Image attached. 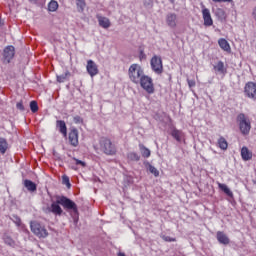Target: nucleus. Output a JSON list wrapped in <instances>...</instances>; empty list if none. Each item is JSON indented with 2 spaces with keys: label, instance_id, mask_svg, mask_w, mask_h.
Returning a JSON list of instances; mask_svg holds the SVG:
<instances>
[{
  "label": "nucleus",
  "instance_id": "f257e3e1",
  "mask_svg": "<svg viewBox=\"0 0 256 256\" xmlns=\"http://www.w3.org/2000/svg\"><path fill=\"white\" fill-rule=\"evenodd\" d=\"M64 207V209L72 210L74 213H77V204L73 202L71 199L60 196L57 198L56 202H53L49 208L50 213H53V215H63V209L61 206Z\"/></svg>",
  "mask_w": 256,
  "mask_h": 256
},
{
  "label": "nucleus",
  "instance_id": "f03ea898",
  "mask_svg": "<svg viewBox=\"0 0 256 256\" xmlns=\"http://www.w3.org/2000/svg\"><path fill=\"white\" fill-rule=\"evenodd\" d=\"M128 75L132 83H135V85H139V81L143 79V77L145 76V72L143 71V68L141 67V65L132 64L129 67Z\"/></svg>",
  "mask_w": 256,
  "mask_h": 256
},
{
  "label": "nucleus",
  "instance_id": "7ed1b4c3",
  "mask_svg": "<svg viewBox=\"0 0 256 256\" xmlns=\"http://www.w3.org/2000/svg\"><path fill=\"white\" fill-rule=\"evenodd\" d=\"M237 123L239 126L240 133L242 135H249L251 132V120L245 114L240 113L237 116Z\"/></svg>",
  "mask_w": 256,
  "mask_h": 256
},
{
  "label": "nucleus",
  "instance_id": "20e7f679",
  "mask_svg": "<svg viewBox=\"0 0 256 256\" xmlns=\"http://www.w3.org/2000/svg\"><path fill=\"white\" fill-rule=\"evenodd\" d=\"M140 87L146 91L149 95H153L155 93V84H153V78L147 75L142 76L139 83Z\"/></svg>",
  "mask_w": 256,
  "mask_h": 256
},
{
  "label": "nucleus",
  "instance_id": "39448f33",
  "mask_svg": "<svg viewBox=\"0 0 256 256\" xmlns=\"http://www.w3.org/2000/svg\"><path fill=\"white\" fill-rule=\"evenodd\" d=\"M100 147L105 155H115L117 153V148H115V145H113L109 138H101Z\"/></svg>",
  "mask_w": 256,
  "mask_h": 256
},
{
  "label": "nucleus",
  "instance_id": "423d86ee",
  "mask_svg": "<svg viewBox=\"0 0 256 256\" xmlns=\"http://www.w3.org/2000/svg\"><path fill=\"white\" fill-rule=\"evenodd\" d=\"M30 228L32 233H34V235L37 237L45 238L47 235H49L47 229H45V226H42L39 222H31Z\"/></svg>",
  "mask_w": 256,
  "mask_h": 256
},
{
  "label": "nucleus",
  "instance_id": "0eeeda50",
  "mask_svg": "<svg viewBox=\"0 0 256 256\" xmlns=\"http://www.w3.org/2000/svg\"><path fill=\"white\" fill-rule=\"evenodd\" d=\"M150 65L154 73H156L157 75H161V73H163V60H161V57H152Z\"/></svg>",
  "mask_w": 256,
  "mask_h": 256
},
{
  "label": "nucleus",
  "instance_id": "6e6552de",
  "mask_svg": "<svg viewBox=\"0 0 256 256\" xmlns=\"http://www.w3.org/2000/svg\"><path fill=\"white\" fill-rule=\"evenodd\" d=\"M202 7V17L204 21L205 27H211L213 25V18L211 17V11L209 8H206L203 3L201 4Z\"/></svg>",
  "mask_w": 256,
  "mask_h": 256
},
{
  "label": "nucleus",
  "instance_id": "1a4fd4ad",
  "mask_svg": "<svg viewBox=\"0 0 256 256\" xmlns=\"http://www.w3.org/2000/svg\"><path fill=\"white\" fill-rule=\"evenodd\" d=\"M244 93L249 99H256V83L248 82L244 87Z\"/></svg>",
  "mask_w": 256,
  "mask_h": 256
},
{
  "label": "nucleus",
  "instance_id": "9d476101",
  "mask_svg": "<svg viewBox=\"0 0 256 256\" xmlns=\"http://www.w3.org/2000/svg\"><path fill=\"white\" fill-rule=\"evenodd\" d=\"M86 71L90 77H95L99 75V66L93 60H88L86 65Z\"/></svg>",
  "mask_w": 256,
  "mask_h": 256
},
{
  "label": "nucleus",
  "instance_id": "9b49d317",
  "mask_svg": "<svg viewBox=\"0 0 256 256\" xmlns=\"http://www.w3.org/2000/svg\"><path fill=\"white\" fill-rule=\"evenodd\" d=\"M68 141L72 147H77L79 145V130L72 128L68 135Z\"/></svg>",
  "mask_w": 256,
  "mask_h": 256
},
{
  "label": "nucleus",
  "instance_id": "f8f14e48",
  "mask_svg": "<svg viewBox=\"0 0 256 256\" xmlns=\"http://www.w3.org/2000/svg\"><path fill=\"white\" fill-rule=\"evenodd\" d=\"M3 57H4V63H11V59L15 57V47L13 46L6 47L3 52Z\"/></svg>",
  "mask_w": 256,
  "mask_h": 256
},
{
  "label": "nucleus",
  "instance_id": "ddd939ff",
  "mask_svg": "<svg viewBox=\"0 0 256 256\" xmlns=\"http://www.w3.org/2000/svg\"><path fill=\"white\" fill-rule=\"evenodd\" d=\"M216 238L221 245H229V243L231 242V240H229V236H227V234L222 231H218L216 233Z\"/></svg>",
  "mask_w": 256,
  "mask_h": 256
},
{
  "label": "nucleus",
  "instance_id": "4468645a",
  "mask_svg": "<svg viewBox=\"0 0 256 256\" xmlns=\"http://www.w3.org/2000/svg\"><path fill=\"white\" fill-rule=\"evenodd\" d=\"M166 23L168 27H171V29H175L177 27V14L170 13L166 16Z\"/></svg>",
  "mask_w": 256,
  "mask_h": 256
},
{
  "label": "nucleus",
  "instance_id": "2eb2a0df",
  "mask_svg": "<svg viewBox=\"0 0 256 256\" xmlns=\"http://www.w3.org/2000/svg\"><path fill=\"white\" fill-rule=\"evenodd\" d=\"M96 18L98 19L100 27H102L103 29H109V27H111V21L109 20V18L101 16L99 14L96 16Z\"/></svg>",
  "mask_w": 256,
  "mask_h": 256
},
{
  "label": "nucleus",
  "instance_id": "dca6fc26",
  "mask_svg": "<svg viewBox=\"0 0 256 256\" xmlns=\"http://www.w3.org/2000/svg\"><path fill=\"white\" fill-rule=\"evenodd\" d=\"M241 157L243 161H251L253 159V152L249 150L246 146L241 149Z\"/></svg>",
  "mask_w": 256,
  "mask_h": 256
},
{
  "label": "nucleus",
  "instance_id": "f3484780",
  "mask_svg": "<svg viewBox=\"0 0 256 256\" xmlns=\"http://www.w3.org/2000/svg\"><path fill=\"white\" fill-rule=\"evenodd\" d=\"M218 45L222 49V51H225L226 53H231V45L224 38H220L218 40Z\"/></svg>",
  "mask_w": 256,
  "mask_h": 256
},
{
  "label": "nucleus",
  "instance_id": "a211bd4d",
  "mask_svg": "<svg viewBox=\"0 0 256 256\" xmlns=\"http://www.w3.org/2000/svg\"><path fill=\"white\" fill-rule=\"evenodd\" d=\"M217 147H219V149L222 151H227V149H229V143L227 142V139H225L223 136H220L217 141Z\"/></svg>",
  "mask_w": 256,
  "mask_h": 256
},
{
  "label": "nucleus",
  "instance_id": "6ab92c4d",
  "mask_svg": "<svg viewBox=\"0 0 256 256\" xmlns=\"http://www.w3.org/2000/svg\"><path fill=\"white\" fill-rule=\"evenodd\" d=\"M24 187H26L27 191H29L30 193H35V191H37V184H35L33 181L31 180H24L23 182Z\"/></svg>",
  "mask_w": 256,
  "mask_h": 256
},
{
  "label": "nucleus",
  "instance_id": "aec40b11",
  "mask_svg": "<svg viewBox=\"0 0 256 256\" xmlns=\"http://www.w3.org/2000/svg\"><path fill=\"white\" fill-rule=\"evenodd\" d=\"M56 127L59 129L60 133L64 135V137H67V124H65V121L58 120L56 122Z\"/></svg>",
  "mask_w": 256,
  "mask_h": 256
},
{
  "label": "nucleus",
  "instance_id": "412c9836",
  "mask_svg": "<svg viewBox=\"0 0 256 256\" xmlns=\"http://www.w3.org/2000/svg\"><path fill=\"white\" fill-rule=\"evenodd\" d=\"M7 149H9V143L7 142V139L0 138V153L5 155V153H7Z\"/></svg>",
  "mask_w": 256,
  "mask_h": 256
},
{
  "label": "nucleus",
  "instance_id": "4be33fe9",
  "mask_svg": "<svg viewBox=\"0 0 256 256\" xmlns=\"http://www.w3.org/2000/svg\"><path fill=\"white\" fill-rule=\"evenodd\" d=\"M171 135H172V137L175 138L176 141H178V142H181L182 139H183V137H185V134L183 133V131L178 130V129L172 130Z\"/></svg>",
  "mask_w": 256,
  "mask_h": 256
},
{
  "label": "nucleus",
  "instance_id": "5701e85b",
  "mask_svg": "<svg viewBox=\"0 0 256 256\" xmlns=\"http://www.w3.org/2000/svg\"><path fill=\"white\" fill-rule=\"evenodd\" d=\"M218 187L219 189H221V191L225 193V195H227L228 197H233V192L226 184L218 183Z\"/></svg>",
  "mask_w": 256,
  "mask_h": 256
},
{
  "label": "nucleus",
  "instance_id": "b1692460",
  "mask_svg": "<svg viewBox=\"0 0 256 256\" xmlns=\"http://www.w3.org/2000/svg\"><path fill=\"white\" fill-rule=\"evenodd\" d=\"M76 6H77V11L79 13H83L85 11V7H87V3L85 0H76Z\"/></svg>",
  "mask_w": 256,
  "mask_h": 256
},
{
  "label": "nucleus",
  "instance_id": "393cba45",
  "mask_svg": "<svg viewBox=\"0 0 256 256\" xmlns=\"http://www.w3.org/2000/svg\"><path fill=\"white\" fill-rule=\"evenodd\" d=\"M59 9V3L55 0H52L48 4V11H51L52 13L57 11Z\"/></svg>",
  "mask_w": 256,
  "mask_h": 256
},
{
  "label": "nucleus",
  "instance_id": "a878e982",
  "mask_svg": "<svg viewBox=\"0 0 256 256\" xmlns=\"http://www.w3.org/2000/svg\"><path fill=\"white\" fill-rule=\"evenodd\" d=\"M140 151L142 157H145L146 159L151 157V150H149V148L145 147L144 145H140Z\"/></svg>",
  "mask_w": 256,
  "mask_h": 256
},
{
  "label": "nucleus",
  "instance_id": "bb28decb",
  "mask_svg": "<svg viewBox=\"0 0 256 256\" xmlns=\"http://www.w3.org/2000/svg\"><path fill=\"white\" fill-rule=\"evenodd\" d=\"M215 71L218 73H225V64L223 61H219L215 66H214Z\"/></svg>",
  "mask_w": 256,
  "mask_h": 256
},
{
  "label": "nucleus",
  "instance_id": "cd10ccee",
  "mask_svg": "<svg viewBox=\"0 0 256 256\" xmlns=\"http://www.w3.org/2000/svg\"><path fill=\"white\" fill-rule=\"evenodd\" d=\"M128 159H130V161H139V159H141V156H139V154L135 152H130L128 154Z\"/></svg>",
  "mask_w": 256,
  "mask_h": 256
},
{
  "label": "nucleus",
  "instance_id": "c85d7f7f",
  "mask_svg": "<svg viewBox=\"0 0 256 256\" xmlns=\"http://www.w3.org/2000/svg\"><path fill=\"white\" fill-rule=\"evenodd\" d=\"M30 109L32 113H37L39 111V105L37 104V101L30 102Z\"/></svg>",
  "mask_w": 256,
  "mask_h": 256
},
{
  "label": "nucleus",
  "instance_id": "c756f323",
  "mask_svg": "<svg viewBox=\"0 0 256 256\" xmlns=\"http://www.w3.org/2000/svg\"><path fill=\"white\" fill-rule=\"evenodd\" d=\"M69 77V72H66L65 74H62L60 76H57L58 83H65V80Z\"/></svg>",
  "mask_w": 256,
  "mask_h": 256
},
{
  "label": "nucleus",
  "instance_id": "7c9ffc66",
  "mask_svg": "<svg viewBox=\"0 0 256 256\" xmlns=\"http://www.w3.org/2000/svg\"><path fill=\"white\" fill-rule=\"evenodd\" d=\"M62 183L63 185H66L68 189H71V182L69 181V178L67 175L62 176Z\"/></svg>",
  "mask_w": 256,
  "mask_h": 256
},
{
  "label": "nucleus",
  "instance_id": "2f4dec72",
  "mask_svg": "<svg viewBox=\"0 0 256 256\" xmlns=\"http://www.w3.org/2000/svg\"><path fill=\"white\" fill-rule=\"evenodd\" d=\"M148 169L150 173L154 175V177H159V170H157V168H155L153 165H149Z\"/></svg>",
  "mask_w": 256,
  "mask_h": 256
},
{
  "label": "nucleus",
  "instance_id": "473e14b6",
  "mask_svg": "<svg viewBox=\"0 0 256 256\" xmlns=\"http://www.w3.org/2000/svg\"><path fill=\"white\" fill-rule=\"evenodd\" d=\"M16 108L19 109V111H25V106H23V102H17Z\"/></svg>",
  "mask_w": 256,
  "mask_h": 256
},
{
  "label": "nucleus",
  "instance_id": "72a5a7b5",
  "mask_svg": "<svg viewBox=\"0 0 256 256\" xmlns=\"http://www.w3.org/2000/svg\"><path fill=\"white\" fill-rule=\"evenodd\" d=\"M73 121H74V123H77V124L83 123V118H81L80 116H75L73 118Z\"/></svg>",
  "mask_w": 256,
  "mask_h": 256
},
{
  "label": "nucleus",
  "instance_id": "f704fd0d",
  "mask_svg": "<svg viewBox=\"0 0 256 256\" xmlns=\"http://www.w3.org/2000/svg\"><path fill=\"white\" fill-rule=\"evenodd\" d=\"M139 59L140 61H143V59H147V55H145V52L143 50H140Z\"/></svg>",
  "mask_w": 256,
  "mask_h": 256
},
{
  "label": "nucleus",
  "instance_id": "c9c22d12",
  "mask_svg": "<svg viewBox=\"0 0 256 256\" xmlns=\"http://www.w3.org/2000/svg\"><path fill=\"white\" fill-rule=\"evenodd\" d=\"M73 160L75 161L76 165H81V167H85V162H83L77 158H73Z\"/></svg>",
  "mask_w": 256,
  "mask_h": 256
},
{
  "label": "nucleus",
  "instance_id": "e433bc0d",
  "mask_svg": "<svg viewBox=\"0 0 256 256\" xmlns=\"http://www.w3.org/2000/svg\"><path fill=\"white\" fill-rule=\"evenodd\" d=\"M214 3H231L233 0H212Z\"/></svg>",
  "mask_w": 256,
  "mask_h": 256
},
{
  "label": "nucleus",
  "instance_id": "4c0bfd02",
  "mask_svg": "<svg viewBox=\"0 0 256 256\" xmlns=\"http://www.w3.org/2000/svg\"><path fill=\"white\" fill-rule=\"evenodd\" d=\"M189 87H195V80H188Z\"/></svg>",
  "mask_w": 256,
  "mask_h": 256
},
{
  "label": "nucleus",
  "instance_id": "58836bf2",
  "mask_svg": "<svg viewBox=\"0 0 256 256\" xmlns=\"http://www.w3.org/2000/svg\"><path fill=\"white\" fill-rule=\"evenodd\" d=\"M14 223H16V225L21 226V218L16 217V220L14 221Z\"/></svg>",
  "mask_w": 256,
  "mask_h": 256
},
{
  "label": "nucleus",
  "instance_id": "ea45409f",
  "mask_svg": "<svg viewBox=\"0 0 256 256\" xmlns=\"http://www.w3.org/2000/svg\"><path fill=\"white\" fill-rule=\"evenodd\" d=\"M252 17H253V19L256 20V6H255V8L253 9Z\"/></svg>",
  "mask_w": 256,
  "mask_h": 256
},
{
  "label": "nucleus",
  "instance_id": "a19ab883",
  "mask_svg": "<svg viewBox=\"0 0 256 256\" xmlns=\"http://www.w3.org/2000/svg\"><path fill=\"white\" fill-rule=\"evenodd\" d=\"M219 13L225 15V11H223L222 9L219 10Z\"/></svg>",
  "mask_w": 256,
  "mask_h": 256
},
{
  "label": "nucleus",
  "instance_id": "79ce46f5",
  "mask_svg": "<svg viewBox=\"0 0 256 256\" xmlns=\"http://www.w3.org/2000/svg\"><path fill=\"white\" fill-rule=\"evenodd\" d=\"M118 256H126V255H125V253H123V252H119V253H118Z\"/></svg>",
  "mask_w": 256,
  "mask_h": 256
},
{
  "label": "nucleus",
  "instance_id": "37998d69",
  "mask_svg": "<svg viewBox=\"0 0 256 256\" xmlns=\"http://www.w3.org/2000/svg\"><path fill=\"white\" fill-rule=\"evenodd\" d=\"M30 3H37V0H29Z\"/></svg>",
  "mask_w": 256,
  "mask_h": 256
},
{
  "label": "nucleus",
  "instance_id": "c03bdc74",
  "mask_svg": "<svg viewBox=\"0 0 256 256\" xmlns=\"http://www.w3.org/2000/svg\"><path fill=\"white\" fill-rule=\"evenodd\" d=\"M166 241H175V238L166 239Z\"/></svg>",
  "mask_w": 256,
  "mask_h": 256
},
{
  "label": "nucleus",
  "instance_id": "a18cd8bd",
  "mask_svg": "<svg viewBox=\"0 0 256 256\" xmlns=\"http://www.w3.org/2000/svg\"><path fill=\"white\" fill-rule=\"evenodd\" d=\"M0 25H1V18H0Z\"/></svg>",
  "mask_w": 256,
  "mask_h": 256
}]
</instances>
